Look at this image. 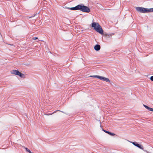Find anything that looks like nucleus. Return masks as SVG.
Returning <instances> with one entry per match:
<instances>
[{"instance_id": "nucleus-1", "label": "nucleus", "mask_w": 153, "mask_h": 153, "mask_svg": "<svg viewBox=\"0 0 153 153\" xmlns=\"http://www.w3.org/2000/svg\"><path fill=\"white\" fill-rule=\"evenodd\" d=\"M91 26L95 30L101 34L103 33V30L101 26L98 23L93 22L91 24Z\"/></svg>"}, {"instance_id": "nucleus-2", "label": "nucleus", "mask_w": 153, "mask_h": 153, "mask_svg": "<svg viewBox=\"0 0 153 153\" xmlns=\"http://www.w3.org/2000/svg\"><path fill=\"white\" fill-rule=\"evenodd\" d=\"M136 10L139 12L144 13L153 12V8L148 9L140 7H137L136 8Z\"/></svg>"}, {"instance_id": "nucleus-3", "label": "nucleus", "mask_w": 153, "mask_h": 153, "mask_svg": "<svg viewBox=\"0 0 153 153\" xmlns=\"http://www.w3.org/2000/svg\"><path fill=\"white\" fill-rule=\"evenodd\" d=\"M79 10L85 13H89L90 11V10L88 7L85 6L83 4L79 5Z\"/></svg>"}, {"instance_id": "nucleus-4", "label": "nucleus", "mask_w": 153, "mask_h": 153, "mask_svg": "<svg viewBox=\"0 0 153 153\" xmlns=\"http://www.w3.org/2000/svg\"><path fill=\"white\" fill-rule=\"evenodd\" d=\"M100 79L107 82H110V81L108 78L103 76H100Z\"/></svg>"}, {"instance_id": "nucleus-5", "label": "nucleus", "mask_w": 153, "mask_h": 153, "mask_svg": "<svg viewBox=\"0 0 153 153\" xmlns=\"http://www.w3.org/2000/svg\"><path fill=\"white\" fill-rule=\"evenodd\" d=\"M19 71L18 70H13L11 71L10 73L12 74L18 75Z\"/></svg>"}, {"instance_id": "nucleus-6", "label": "nucleus", "mask_w": 153, "mask_h": 153, "mask_svg": "<svg viewBox=\"0 0 153 153\" xmlns=\"http://www.w3.org/2000/svg\"><path fill=\"white\" fill-rule=\"evenodd\" d=\"M67 9L71 10H79V5L73 7H68Z\"/></svg>"}, {"instance_id": "nucleus-7", "label": "nucleus", "mask_w": 153, "mask_h": 153, "mask_svg": "<svg viewBox=\"0 0 153 153\" xmlns=\"http://www.w3.org/2000/svg\"><path fill=\"white\" fill-rule=\"evenodd\" d=\"M94 48L96 51H99L100 49V46L99 45H97L94 46Z\"/></svg>"}, {"instance_id": "nucleus-8", "label": "nucleus", "mask_w": 153, "mask_h": 153, "mask_svg": "<svg viewBox=\"0 0 153 153\" xmlns=\"http://www.w3.org/2000/svg\"><path fill=\"white\" fill-rule=\"evenodd\" d=\"M18 75H19L21 78H25V74H23L22 73L20 72Z\"/></svg>"}, {"instance_id": "nucleus-9", "label": "nucleus", "mask_w": 153, "mask_h": 153, "mask_svg": "<svg viewBox=\"0 0 153 153\" xmlns=\"http://www.w3.org/2000/svg\"><path fill=\"white\" fill-rule=\"evenodd\" d=\"M131 143L135 146L137 147L139 144L136 142H132Z\"/></svg>"}, {"instance_id": "nucleus-10", "label": "nucleus", "mask_w": 153, "mask_h": 153, "mask_svg": "<svg viewBox=\"0 0 153 153\" xmlns=\"http://www.w3.org/2000/svg\"><path fill=\"white\" fill-rule=\"evenodd\" d=\"M100 76H97V75H94V76H90L92 77H96L98 79H100Z\"/></svg>"}, {"instance_id": "nucleus-11", "label": "nucleus", "mask_w": 153, "mask_h": 153, "mask_svg": "<svg viewBox=\"0 0 153 153\" xmlns=\"http://www.w3.org/2000/svg\"><path fill=\"white\" fill-rule=\"evenodd\" d=\"M24 148L25 149L26 151L28 152L29 153H31L32 152L30 151V150L29 149L25 147H24Z\"/></svg>"}, {"instance_id": "nucleus-12", "label": "nucleus", "mask_w": 153, "mask_h": 153, "mask_svg": "<svg viewBox=\"0 0 153 153\" xmlns=\"http://www.w3.org/2000/svg\"><path fill=\"white\" fill-rule=\"evenodd\" d=\"M137 147H138V148H140V149L143 150V146L140 144H139L138 146Z\"/></svg>"}, {"instance_id": "nucleus-13", "label": "nucleus", "mask_w": 153, "mask_h": 153, "mask_svg": "<svg viewBox=\"0 0 153 153\" xmlns=\"http://www.w3.org/2000/svg\"><path fill=\"white\" fill-rule=\"evenodd\" d=\"M102 130L103 131H104V132H105L106 133H107L108 134H109V132H110V131H108L106 130H105L104 129H103V128L102 129Z\"/></svg>"}, {"instance_id": "nucleus-14", "label": "nucleus", "mask_w": 153, "mask_h": 153, "mask_svg": "<svg viewBox=\"0 0 153 153\" xmlns=\"http://www.w3.org/2000/svg\"><path fill=\"white\" fill-rule=\"evenodd\" d=\"M109 134L112 136H114L115 135L114 133H112L110 132H109Z\"/></svg>"}, {"instance_id": "nucleus-15", "label": "nucleus", "mask_w": 153, "mask_h": 153, "mask_svg": "<svg viewBox=\"0 0 153 153\" xmlns=\"http://www.w3.org/2000/svg\"><path fill=\"white\" fill-rule=\"evenodd\" d=\"M143 106L147 109H148V110L149 109V107L148 106H147V105H143Z\"/></svg>"}, {"instance_id": "nucleus-16", "label": "nucleus", "mask_w": 153, "mask_h": 153, "mask_svg": "<svg viewBox=\"0 0 153 153\" xmlns=\"http://www.w3.org/2000/svg\"><path fill=\"white\" fill-rule=\"evenodd\" d=\"M148 110H149L150 111H153V108H151L149 107Z\"/></svg>"}, {"instance_id": "nucleus-17", "label": "nucleus", "mask_w": 153, "mask_h": 153, "mask_svg": "<svg viewBox=\"0 0 153 153\" xmlns=\"http://www.w3.org/2000/svg\"><path fill=\"white\" fill-rule=\"evenodd\" d=\"M150 79L151 80L153 81V76H151L150 78Z\"/></svg>"}, {"instance_id": "nucleus-18", "label": "nucleus", "mask_w": 153, "mask_h": 153, "mask_svg": "<svg viewBox=\"0 0 153 153\" xmlns=\"http://www.w3.org/2000/svg\"><path fill=\"white\" fill-rule=\"evenodd\" d=\"M38 39L37 37H33V40H35L36 39Z\"/></svg>"}, {"instance_id": "nucleus-19", "label": "nucleus", "mask_w": 153, "mask_h": 153, "mask_svg": "<svg viewBox=\"0 0 153 153\" xmlns=\"http://www.w3.org/2000/svg\"><path fill=\"white\" fill-rule=\"evenodd\" d=\"M61 111V112H62L64 113H65V112H64L62 111H60V110H57V111H55L54 112V113H55L56 111Z\"/></svg>"}, {"instance_id": "nucleus-20", "label": "nucleus", "mask_w": 153, "mask_h": 153, "mask_svg": "<svg viewBox=\"0 0 153 153\" xmlns=\"http://www.w3.org/2000/svg\"><path fill=\"white\" fill-rule=\"evenodd\" d=\"M32 17V16H31V17H29V18H31Z\"/></svg>"}, {"instance_id": "nucleus-21", "label": "nucleus", "mask_w": 153, "mask_h": 153, "mask_svg": "<svg viewBox=\"0 0 153 153\" xmlns=\"http://www.w3.org/2000/svg\"><path fill=\"white\" fill-rule=\"evenodd\" d=\"M100 127H102V126H101V125H100Z\"/></svg>"}, {"instance_id": "nucleus-22", "label": "nucleus", "mask_w": 153, "mask_h": 153, "mask_svg": "<svg viewBox=\"0 0 153 153\" xmlns=\"http://www.w3.org/2000/svg\"><path fill=\"white\" fill-rule=\"evenodd\" d=\"M31 153H33L32 152Z\"/></svg>"}]
</instances>
